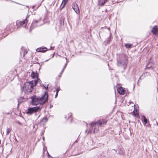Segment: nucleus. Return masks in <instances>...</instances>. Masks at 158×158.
Returning <instances> with one entry per match:
<instances>
[{"label": "nucleus", "instance_id": "obj_1", "mask_svg": "<svg viewBox=\"0 0 158 158\" xmlns=\"http://www.w3.org/2000/svg\"><path fill=\"white\" fill-rule=\"evenodd\" d=\"M107 121L105 119H101L96 122H92L90 124V128L88 133H95L98 132L99 131V127L102 125L106 124Z\"/></svg>", "mask_w": 158, "mask_h": 158}, {"label": "nucleus", "instance_id": "obj_2", "mask_svg": "<svg viewBox=\"0 0 158 158\" xmlns=\"http://www.w3.org/2000/svg\"><path fill=\"white\" fill-rule=\"evenodd\" d=\"M48 94L45 92L44 94L41 97L34 96L31 97L32 104L37 105L39 103L40 105H43L48 100Z\"/></svg>", "mask_w": 158, "mask_h": 158}, {"label": "nucleus", "instance_id": "obj_3", "mask_svg": "<svg viewBox=\"0 0 158 158\" xmlns=\"http://www.w3.org/2000/svg\"><path fill=\"white\" fill-rule=\"evenodd\" d=\"M37 82V80H35L25 83L22 87L23 91L25 94L31 93L33 90L34 87L36 85Z\"/></svg>", "mask_w": 158, "mask_h": 158}, {"label": "nucleus", "instance_id": "obj_4", "mask_svg": "<svg viewBox=\"0 0 158 158\" xmlns=\"http://www.w3.org/2000/svg\"><path fill=\"white\" fill-rule=\"evenodd\" d=\"M42 24V21L40 19L38 20L34 21L30 27V31L34 28L41 26Z\"/></svg>", "mask_w": 158, "mask_h": 158}, {"label": "nucleus", "instance_id": "obj_5", "mask_svg": "<svg viewBox=\"0 0 158 158\" xmlns=\"http://www.w3.org/2000/svg\"><path fill=\"white\" fill-rule=\"evenodd\" d=\"M28 22V20L26 18L25 19L22 21L17 20L16 22V25L17 27H25Z\"/></svg>", "mask_w": 158, "mask_h": 158}, {"label": "nucleus", "instance_id": "obj_6", "mask_svg": "<svg viewBox=\"0 0 158 158\" xmlns=\"http://www.w3.org/2000/svg\"><path fill=\"white\" fill-rule=\"evenodd\" d=\"M72 8L74 10L76 13L77 14H79L80 13L79 9L77 4L74 3L72 4Z\"/></svg>", "mask_w": 158, "mask_h": 158}, {"label": "nucleus", "instance_id": "obj_7", "mask_svg": "<svg viewBox=\"0 0 158 158\" xmlns=\"http://www.w3.org/2000/svg\"><path fill=\"white\" fill-rule=\"evenodd\" d=\"M139 110L134 109L132 114L133 116L137 118H139Z\"/></svg>", "mask_w": 158, "mask_h": 158}, {"label": "nucleus", "instance_id": "obj_8", "mask_svg": "<svg viewBox=\"0 0 158 158\" xmlns=\"http://www.w3.org/2000/svg\"><path fill=\"white\" fill-rule=\"evenodd\" d=\"M117 65L118 66H122L124 68H125L126 66V63L123 60H121L118 61Z\"/></svg>", "mask_w": 158, "mask_h": 158}, {"label": "nucleus", "instance_id": "obj_9", "mask_svg": "<svg viewBox=\"0 0 158 158\" xmlns=\"http://www.w3.org/2000/svg\"><path fill=\"white\" fill-rule=\"evenodd\" d=\"M38 109H27L26 111V113L28 115H31L33 113L36 112Z\"/></svg>", "mask_w": 158, "mask_h": 158}, {"label": "nucleus", "instance_id": "obj_10", "mask_svg": "<svg viewBox=\"0 0 158 158\" xmlns=\"http://www.w3.org/2000/svg\"><path fill=\"white\" fill-rule=\"evenodd\" d=\"M48 121V119L46 118H44L41 119L40 122V124L41 126H43L45 125L46 122Z\"/></svg>", "mask_w": 158, "mask_h": 158}, {"label": "nucleus", "instance_id": "obj_11", "mask_svg": "<svg viewBox=\"0 0 158 158\" xmlns=\"http://www.w3.org/2000/svg\"><path fill=\"white\" fill-rule=\"evenodd\" d=\"M158 28L157 26H154L152 30V32L154 35H157L158 34Z\"/></svg>", "mask_w": 158, "mask_h": 158}, {"label": "nucleus", "instance_id": "obj_12", "mask_svg": "<svg viewBox=\"0 0 158 158\" xmlns=\"http://www.w3.org/2000/svg\"><path fill=\"white\" fill-rule=\"evenodd\" d=\"M150 75V73L149 72H146L144 73L142 75L139 77V79L138 81V83L139 81L140 80H141L143 79L146 76H148Z\"/></svg>", "mask_w": 158, "mask_h": 158}, {"label": "nucleus", "instance_id": "obj_13", "mask_svg": "<svg viewBox=\"0 0 158 158\" xmlns=\"http://www.w3.org/2000/svg\"><path fill=\"white\" fill-rule=\"evenodd\" d=\"M118 92L120 94H124L125 93V91L121 87L118 88L117 89Z\"/></svg>", "mask_w": 158, "mask_h": 158}, {"label": "nucleus", "instance_id": "obj_14", "mask_svg": "<svg viewBox=\"0 0 158 158\" xmlns=\"http://www.w3.org/2000/svg\"><path fill=\"white\" fill-rule=\"evenodd\" d=\"M47 50V48H37L36 51L38 52H44L46 51Z\"/></svg>", "mask_w": 158, "mask_h": 158}, {"label": "nucleus", "instance_id": "obj_15", "mask_svg": "<svg viewBox=\"0 0 158 158\" xmlns=\"http://www.w3.org/2000/svg\"><path fill=\"white\" fill-rule=\"evenodd\" d=\"M68 1V0H63L60 6V9H62L64 7Z\"/></svg>", "mask_w": 158, "mask_h": 158}, {"label": "nucleus", "instance_id": "obj_16", "mask_svg": "<svg viewBox=\"0 0 158 158\" xmlns=\"http://www.w3.org/2000/svg\"><path fill=\"white\" fill-rule=\"evenodd\" d=\"M26 100V98H24L23 97H21L20 98L18 99V105L23 102H25Z\"/></svg>", "mask_w": 158, "mask_h": 158}, {"label": "nucleus", "instance_id": "obj_17", "mask_svg": "<svg viewBox=\"0 0 158 158\" xmlns=\"http://www.w3.org/2000/svg\"><path fill=\"white\" fill-rule=\"evenodd\" d=\"M31 76L33 78H38V73L32 72Z\"/></svg>", "mask_w": 158, "mask_h": 158}, {"label": "nucleus", "instance_id": "obj_18", "mask_svg": "<svg viewBox=\"0 0 158 158\" xmlns=\"http://www.w3.org/2000/svg\"><path fill=\"white\" fill-rule=\"evenodd\" d=\"M107 1V0H99L98 4L101 5H103Z\"/></svg>", "mask_w": 158, "mask_h": 158}, {"label": "nucleus", "instance_id": "obj_19", "mask_svg": "<svg viewBox=\"0 0 158 158\" xmlns=\"http://www.w3.org/2000/svg\"><path fill=\"white\" fill-rule=\"evenodd\" d=\"M142 118L143 119V121L144 122L143 124L145 125L148 123V119L146 118L145 116L143 115L142 116Z\"/></svg>", "mask_w": 158, "mask_h": 158}, {"label": "nucleus", "instance_id": "obj_20", "mask_svg": "<svg viewBox=\"0 0 158 158\" xmlns=\"http://www.w3.org/2000/svg\"><path fill=\"white\" fill-rule=\"evenodd\" d=\"M132 46V44L130 43H127L125 44V47L127 48H131Z\"/></svg>", "mask_w": 158, "mask_h": 158}, {"label": "nucleus", "instance_id": "obj_21", "mask_svg": "<svg viewBox=\"0 0 158 158\" xmlns=\"http://www.w3.org/2000/svg\"><path fill=\"white\" fill-rule=\"evenodd\" d=\"M11 131V129L9 128H7L6 129V135H7L9 134L10 132Z\"/></svg>", "mask_w": 158, "mask_h": 158}, {"label": "nucleus", "instance_id": "obj_22", "mask_svg": "<svg viewBox=\"0 0 158 158\" xmlns=\"http://www.w3.org/2000/svg\"><path fill=\"white\" fill-rule=\"evenodd\" d=\"M72 115V113H69L68 115H66V118H68V119H69V117H71V116Z\"/></svg>", "mask_w": 158, "mask_h": 158}, {"label": "nucleus", "instance_id": "obj_23", "mask_svg": "<svg viewBox=\"0 0 158 158\" xmlns=\"http://www.w3.org/2000/svg\"><path fill=\"white\" fill-rule=\"evenodd\" d=\"M56 92L58 93L59 91L60 90V88L59 86H58L56 88Z\"/></svg>", "mask_w": 158, "mask_h": 158}, {"label": "nucleus", "instance_id": "obj_24", "mask_svg": "<svg viewBox=\"0 0 158 158\" xmlns=\"http://www.w3.org/2000/svg\"><path fill=\"white\" fill-rule=\"evenodd\" d=\"M28 109H40V107L39 106H36L35 107H29L28 108Z\"/></svg>", "mask_w": 158, "mask_h": 158}, {"label": "nucleus", "instance_id": "obj_25", "mask_svg": "<svg viewBox=\"0 0 158 158\" xmlns=\"http://www.w3.org/2000/svg\"><path fill=\"white\" fill-rule=\"evenodd\" d=\"M139 106L137 104H135L134 105V109H137L139 108Z\"/></svg>", "mask_w": 158, "mask_h": 158}, {"label": "nucleus", "instance_id": "obj_26", "mask_svg": "<svg viewBox=\"0 0 158 158\" xmlns=\"http://www.w3.org/2000/svg\"><path fill=\"white\" fill-rule=\"evenodd\" d=\"M66 67V65H64L63 69L62 71H61V74L63 73L64 72V69H65V68Z\"/></svg>", "mask_w": 158, "mask_h": 158}, {"label": "nucleus", "instance_id": "obj_27", "mask_svg": "<svg viewBox=\"0 0 158 158\" xmlns=\"http://www.w3.org/2000/svg\"><path fill=\"white\" fill-rule=\"evenodd\" d=\"M27 50H24V52L23 54V56H24L26 54H27Z\"/></svg>", "mask_w": 158, "mask_h": 158}, {"label": "nucleus", "instance_id": "obj_28", "mask_svg": "<svg viewBox=\"0 0 158 158\" xmlns=\"http://www.w3.org/2000/svg\"><path fill=\"white\" fill-rule=\"evenodd\" d=\"M48 85H44V87L45 89H48Z\"/></svg>", "mask_w": 158, "mask_h": 158}, {"label": "nucleus", "instance_id": "obj_29", "mask_svg": "<svg viewBox=\"0 0 158 158\" xmlns=\"http://www.w3.org/2000/svg\"><path fill=\"white\" fill-rule=\"evenodd\" d=\"M147 68H148V69H150L151 68V67H150L149 66V64H148V65H147L146 66Z\"/></svg>", "mask_w": 158, "mask_h": 158}, {"label": "nucleus", "instance_id": "obj_30", "mask_svg": "<svg viewBox=\"0 0 158 158\" xmlns=\"http://www.w3.org/2000/svg\"><path fill=\"white\" fill-rule=\"evenodd\" d=\"M58 92H56V94L55 96V98H56L57 97V96L58 94Z\"/></svg>", "mask_w": 158, "mask_h": 158}, {"label": "nucleus", "instance_id": "obj_31", "mask_svg": "<svg viewBox=\"0 0 158 158\" xmlns=\"http://www.w3.org/2000/svg\"><path fill=\"white\" fill-rule=\"evenodd\" d=\"M62 73H61V72L60 73V74H59V77H61L62 76Z\"/></svg>", "mask_w": 158, "mask_h": 158}, {"label": "nucleus", "instance_id": "obj_32", "mask_svg": "<svg viewBox=\"0 0 158 158\" xmlns=\"http://www.w3.org/2000/svg\"><path fill=\"white\" fill-rule=\"evenodd\" d=\"M18 123L19 124H21V123L19 122H18Z\"/></svg>", "mask_w": 158, "mask_h": 158}, {"label": "nucleus", "instance_id": "obj_33", "mask_svg": "<svg viewBox=\"0 0 158 158\" xmlns=\"http://www.w3.org/2000/svg\"><path fill=\"white\" fill-rule=\"evenodd\" d=\"M67 63H66L65 64V65H66V66H67Z\"/></svg>", "mask_w": 158, "mask_h": 158}, {"label": "nucleus", "instance_id": "obj_34", "mask_svg": "<svg viewBox=\"0 0 158 158\" xmlns=\"http://www.w3.org/2000/svg\"><path fill=\"white\" fill-rule=\"evenodd\" d=\"M52 106H50V108H52Z\"/></svg>", "mask_w": 158, "mask_h": 158}, {"label": "nucleus", "instance_id": "obj_35", "mask_svg": "<svg viewBox=\"0 0 158 158\" xmlns=\"http://www.w3.org/2000/svg\"><path fill=\"white\" fill-rule=\"evenodd\" d=\"M109 41H109V40H107V42H109Z\"/></svg>", "mask_w": 158, "mask_h": 158}, {"label": "nucleus", "instance_id": "obj_36", "mask_svg": "<svg viewBox=\"0 0 158 158\" xmlns=\"http://www.w3.org/2000/svg\"><path fill=\"white\" fill-rule=\"evenodd\" d=\"M12 25V24H10V27H11V26Z\"/></svg>", "mask_w": 158, "mask_h": 158}, {"label": "nucleus", "instance_id": "obj_37", "mask_svg": "<svg viewBox=\"0 0 158 158\" xmlns=\"http://www.w3.org/2000/svg\"><path fill=\"white\" fill-rule=\"evenodd\" d=\"M86 125L87 126L88 125H87V123H86Z\"/></svg>", "mask_w": 158, "mask_h": 158}, {"label": "nucleus", "instance_id": "obj_38", "mask_svg": "<svg viewBox=\"0 0 158 158\" xmlns=\"http://www.w3.org/2000/svg\"><path fill=\"white\" fill-rule=\"evenodd\" d=\"M48 60H46L45 61H47Z\"/></svg>", "mask_w": 158, "mask_h": 158}, {"label": "nucleus", "instance_id": "obj_39", "mask_svg": "<svg viewBox=\"0 0 158 158\" xmlns=\"http://www.w3.org/2000/svg\"><path fill=\"white\" fill-rule=\"evenodd\" d=\"M60 22L62 21V20H60Z\"/></svg>", "mask_w": 158, "mask_h": 158}, {"label": "nucleus", "instance_id": "obj_40", "mask_svg": "<svg viewBox=\"0 0 158 158\" xmlns=\"http://www.w3.org/2000/svg\"><path fill=\"white\" fill-rule=\"evenodd\" d=\"M15 28V27H13V28Z\"/></svg>", "mask_w": 158, "mask_h": 158}, {"label": "nucleus", "instance_id": "obj_41", "mask_svg": "<svg viewBox=\"0 0 158 158\" xmlns=\"http://www.w3.org/2000/svg\"><path fill=\"white\" fill-rule=\"evenodd\" d=\"M48 156H50L49 155V154H48Z\"/></svg>", "mask_w": 158, "mask_h": 158}]
</instances>
